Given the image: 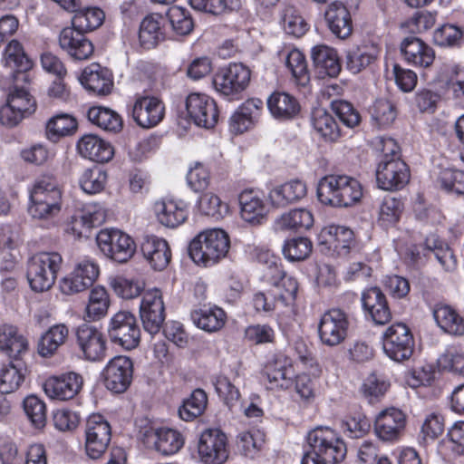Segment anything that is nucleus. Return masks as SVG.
Masks as SVG:
<instances>
[{
    "instance_id": "obj_8",
    "label": "nucleus",
    "mask_w": 464,
    "mask_h": 464,
    "mask_svg": "<svg viewBox=\"0 0 464 464\" xmlns=\"http://www.w3.org/2000/svg\"><path fill=\"white\" fill-rule=\"evenodd\" d=\"M414 339L409 327L401 323L388 327L382 334V350L391 360L403 362L413 353Z\"/></svg>"
},
{
    "instance_id": "obj_45",
    "label": "nucleus",
    "mask_w": 464,
    "mask_h": 464,
    "mask_svg": "<svg viewBox=\"0 0 464 464\" xmlns=\"http://www.w3.org/2000/svg\"><path fill=\"white\" fill-rule=\"evenodd\" d=\"M197 208L199 214L220 220L229 213L228 204L213 191L201 193L197 200Z\"/></svg>"
},
{
    "instance_id": "obj_13",
    "label": "nucleus",
    "mask_w": 464,
    "mask_h": 464,
    "mask_svg": "<svg viewBox=\"0 0 464 464\" xmlns=\"http://www.w3.org/2000/svg\"><path fill=\"white\" fill-rule=\"evenodd\" d=\"M349 320L341 309L325 312L318 324V335L321 343L328 347L341 344L348 335Z\"/></svg>"
},
{
    "instance_id": "obj_42",
    "label": "nucleus",
    "mask_w": 464,
    "mask_h": 464,
    "mask_svg": "<svg viewBox=\"0 0 464 464\" xmlns=\"http://www.w3.org/2000/svg\"><path fill=\"white\" fill-rule=\"evenodd\" d=\"M314 224V216L306 208L292 209L281 215L275 221L277 231L309 229Z\"/></svg>"
},
{
    "instance_id": "obj_19",
    "label": "nucleus",
    "mask_w": 464,
    "mask_h": 464,
    "mask_svg": "<svg viewBox=\"0 0 464 464\" xmlns=\"http://www.w3.org/2000/svg\"><path fill=\"white\" fill-rule=\"evenodd\" d=\"M83 379L74 372L47 378L44 384L45 394L53 400L66 401L72 399L82 390Z\"/></svg>"
},
{
    "instance_id": "obj_46",
    "label": "nucleus",
    "mask_w": 464,
    "mask_h": 464,
    "mask_svg": "<svg viewBox=\"0 0 464 464\" xmlns=\"http://www.w3.org/2000/svg\"><path fill=\"white\" fill-rule=\"evenodd\" d=\"M314 130L326 141H335L341 132L334 116L324 109H315L312 115Z\"/></svg>"
},
{
    "instance_id": "obj_1",
    "label": "nucleus",
    "mask_w": 464,
    "mask_h": 464,
    "mask_svg": "<svg viewBox=\"0 0 464 464\" xmlns=\"http://www.w3.org/2000/svg\"><path fill=\"white\" fill-rule=\"evenodd\" d=\"M29 193L28 213L33 218L47 220L53 218L61 212L63 192L53 177L43 176L35 179Z\"/></svg>"
},
{
    "instance_id": "obj_15",
    "label": "nucleus",
    "mask_w": 464,
    "mask_h": 464,
    "mask_svg": "<svg viewBox=\"0 0 464 464\" xmlns=\"http://www.w3.org/2000/svg\"><path fill=\"white\" fill-rule=\"evenodd\" d=\"M378 187L383 190L400 189L410 180V171L401 158L381 160L376 169Z\"/></svg>"
},
{
    "instance_id": "obj_55",
    "label": "nucleus",
    "mask_w": 464,
    "mask_h": 464,
    "mask_svg": "<svg viewBox=\"0 0 464 464\" xmlns=\"http://www.w3.org/2000/svg\"><path fill=\"white\" fill-rule=\"evenodd\" d=\"M208 403V397L203 390H195L189 398L184 401L179 410L180 418L186 421H191L200 416Z\"/></svg>"
},
{
    "instance_id": "obj_32",
    "label": "nucleus",
    "mask_w": 464,
    "mask_h": 464,
    "mask_svg": "<svg viewBox=\"0 0 464 464\" xmlns=\"http://www.w3.org/2000/svg\"><path fill=\"white\" fill-rule=\"evenodd\" d=\"M82 85L98 95L110 93L113 82L109 71L97 63L87 66L80 77Z\"/></svg>"
},
{
    "instance_id": "obj_58",
    "label": "nucleus",
    "mask_w": 464,
    "mask_h": 464,
    "mask_svg": "<svg viewBox=\"0 0 464 464\" xmlns=\"http://www.w3.org/2000/svg\"><path fill=\"white\" fill-rule=\"evenodd\" d=\"M5 81L13 82L10 79ZM18 82H14V89L10 91L6 102L25 117L34 111L35 102L24 88L18 87Z\"/></svg>"
},
{
    "instance_id": "obj_25",
    "label": "nucleus",
    "mask_w": 464,
    "mask_h": 464,
    "mask_svg": "<svg viewBox=\"0 0 464 464\" xmlns=\"http://www.w3.org/2000/svg\"><path fill=\"white\" fill-rule=\"evenodd\" d=\"M83 32L72 25L63 28L59 34L60 47L75 60H87L94 51L93 44Z\"/></svg>"
},
{
    "instance_id": "obj_59",
    "label": "nucleus",
    "mask_w": 464,
    "mask_h": 464,
    "mask_svg": "<svg viewBox=\"0 0 464 464\" xmlns=\"http://www.w3.org/2000/svg\"><path fill=\"white\" fill-rule=\"evenodd\" d=\"M425 246L427 250L434 254V256L445 270L450 271L455 268L456 259L453 252L435 236L428 237L425 241Z\"/></svg>"
},
{
    "instance_id": "obj_54",
    "label": "nucleus",
    "mask_w": 464,
    "mask_h": 464,
    "mask_svg": "<svg viewBox=\"0 0 464 464\" xmlns=\"http://www.w3.org/2000/svg\"><path fill=\"white\" fill-rule=\"evenodd\" d=\"M105 14L101 8L86 7L77 9L72 17V25L79 30L89 32L101 26L104 21Z\"/></svg>"
},
{
    "instance_id": "obj_34",
    "label": "nucleus",
    "mask_w": 464,
    "mask_h": 464,
    "mask_svg": "<svg viewBox=\"0 0 464 464\" xmlns=\"http://www.w3.org/2000/svg\"><path fill=\"white\" fill-rule=\"evenodd\" d=\"M380 49L373 43H363L352 47L346 53V68L352 73H359L371 65L379 56Z\"/></svg>"
},
{
    "instance_id": "obj_53",
    "label": "nucleus",
    "mask_w": 464,
    "mask_h": 464,
    "mask_svg": "<svg viewBox=\"0 0 464 464\" xmlns=\"http://www.w3.org/2000/svg\"><path fill=\"white\" fill-rule=\"evenodd\" d=\"M24 369L20 363L10 362L0 370V392L11 393L16 391L24 381Z\"/></svg>"
},
{
    "instance_id": "obj_43",
    "label": "nucleus",
    "mask_w": 464,
    "mask_h": 464,
    "mask_svg": "<svg viewBox=\"0 0 464 464\" xmlns=\"http://www.w3.org/2000/svg\"><path fill=\"white\" fill-rule=\"evenodd\" d=\"M193 323L200 329L214 333L219 331L226 323L225 312L218 306L202 307L191 314Z\"/></svg>"
},
{
    "instance_id": "obj_22",
    "label": "nucleus",
    "mask_w": 464,
    "mask_h": 464,
    "mask_svg": "<svg viewBox=\"0 0 464 464\" xmlns=\"http://www.w3.org/2000/svg\"><path fill=\"white\" fill-rule=\"evenodd\" d=\"M406 425V415L400 409L391 407L382 411L375 418L374 431L383 441L399 440Z\"/></svg>"
},
{
    "instance_id": "obj_48",
    "label": "nucleus",
    "mask_w": 464,
    "mask_h": 464,
    "mask_svg": "<svg viewBox=\"0 0 464 464\" xmlns=\"http://www.w3.org/2000/svg\"><path fill=\"white\" fill-rule=\"evenodd\" d=\"M88 120L101 129L117 132L122 128V120L114 111L102 106H93L88 110Z\"/></svg>"
},
{
    "instance_id": "obj_50",
    "label": "nucleus",
    "mask_w": 464,
    "mask_h": 464,
    "mask_svg": "<svg viewBox=\"0 0 464 464\" xmlns=\"http://www.w3.org/2000/svg\"><path fill=\"white\" fill-rule=\"evenodd\" d=\"M77 129L76 119L67 113L54 115L46 122L45 133L49 140L56 141L72 134Z\"/></svg>"
},
{
    "instance_id": "obj_47",
    "label": "nucleus",
    "mask_w": 464,
    "mask_h": 464,
    "mask_svg": "<svg viewBox=\"0 0 464 464\" xmlns=\"http://www.w3.org/2000/svg\"><path fill=\"white\" fill-rule=\"evenodd\" d=\"M325 241L339 254H347L354 243L353 230L346 227L332 225L323 230Z\"/></svg>"
},
{
    "instance_id": "obj_16",
    "label": "nucleus",
    "mask_w": 464,
    "mask_h": 464,
    "mask_svg": "<svg viewBox=\"0 0 464 464\" xmlns=\"http://www.w3.org/2000/svg\"><path fill=\"white\" fill-rule=\"evenodd\" d=\"M132 362L123 355L111 359L102 371L106 388L113 392L121 393L127 390L132 379Z\"/></svg>"
},
{
    "instance_id": "obj_10",
    "label": "nucleus",
    "mask_w": 464,
    "mask_h": 464,
    "mask_svg": "<svg viewBox=\"0 0 464 464\" xmlns=\"http://www.w3.org/2000/svg\"><path fill=\"white\" fill-rule=\"evenodd\" d=\"M84 433L86 455L92 459H100L106 451L111 439L110 423L103 416L92 414L86 420Z\"/></svg>"
},
{
    "instance_id": "obj_29",
    "label": "nucleus",
    "mask_w": 464,
    "mask_h": 464,
    "mask_svg": "<svg viewBox=\"0 0 464 464\" xmlns=\"http://www.w3.org/2000/svg\"><path fill=\"white\" fill-rule=\"evenodd\" d=\"M29 349L27 338L17 327L4 324L0 325V351L10 358L19 359Z\"/></svg>"
},
{
    "instance_id": "obj_38",
    "label": "nucleus",
    "mask_w": 464,
    "mask_h": 464,
    "mask_svg": "<svg viewBox=\"0 0 464 464\" xmlns=\"http://www.w3.org/2000/svg\"><path fill=\"white\" fill-rule=\"evenodd\" d=\"M311 56L315 68L322 75L336 77L341 71L337 52L327 45L319 44L312 49Z\"/></svg>"
},
{
    "instance_id": "obj_7",
    "label": "nucleus",
    "mask_w": 464,
    "mask_h": 464,
    "mask_svg": "<svg viewBox=\"0 0 464 464\" xmlns=\"http://www.w3.org/2000/svg\"><path fill=\"white\" fill-rule=\"evenodd\" d=\"M311 450L320 454L331 463L342 461L346 455V446L336 432L328 427H320L308 433Z\"/></svg>"
},
{
    "instance_id": "obj_6",
    "label": "nucleus",
    "mask_w": 464,
    "mask_h": 464,
    "mask_svg": "<svg viewBox=\"0 0 464 464\" xmlns=\"http://www.w3.org/2000/svg\"><path fill=\"white\" fill-rule=\"evenodd\" d=\"M100 266L90 257L77 261L72 270L59 281V290L65 295L84 292L98 279Z\"/></svg>"
},
{
    "instance_id": "obj_61",
    "label": "nucleus",
    "mask_w": 464,
    "mask_h": 464,
    "mask_svg": "<svg viewBox=\"0 0 464 464\" xmlns=\"http://www.w3.org/2000/svg\"><path fill=\"white\" fill-rule=\"evenodd\" d=\"M281 23L284 31L287 34L295 37L304 35L307 31V24L293 6H287L284 9Z\"/></svg>"
},
{
    "instance_id": "obj_21",
    "label": "nucleus",
    "mask_w": 464,
    "mask_h": 464,
    "mask_svg": "<svg viewBox=\"0 0 464 464\" xmlns=\"http://www.w3.org/2000/svg\"><path fill=\"white\" fill-rule=\"evenodd\" d=\"M240 217L253 226L263 224L269 212L264 195L255 189H244L238 196Z\"/></svg>"
},
{
    "instance_id": "obj_64",
    "label": "nucleus",
    "mask_w": 464,
    "mask_h": 464,
    "mask_svg": "<svg viewBox=\"0 0 464 464\" xmlns=\"http://www.w3.org/2000/svg\"><path fill=\"white\" fill-rule=\"evenodd\" d=\"M438 183L448 192L464 194V172L461 170L443 169L440 173Z\"/></svg>"
},
{
    "instance_id": "obj_49",
    "label": "nucleus",
    "mask_w": 464,
    "mask_h": 464,
    "mask_svg": "<svg viewBox=\"0 0 464 464\" xmlns=\"http://www.w3.org/2000/svg\"><path fill=\"white\" fill-rule=\"evenodd\" d=\"M184 437L176 430L160 428L155 431V449L163 455L177 453L184 445Z\"/></svg>"
},
{
    "instance_id": "obj_56",
    "label": "nucleus",
    "mask_w": 464,
    "mask_h": 464,
    "mask_svg": "<svg viewBox=\"0 0 464 464\" xmlns=\"http://www.w3.org/2000/svg\"><path fill=\"white\" fill-rule=\"evenodd\" d=\"M285 63L296 83L304 86L309 82V72L304 55L297 49L290 50Z\"/></svg>"
},
{
    "instance_id": "obj_5",
    "label": "nucleus",
    "mask_w": 464,
    "mask_h": 464,
    "mask_svg": "<svg viewBox=\"0 0 464 464\" xmlns=\"http://www.w3.org/2000/svg\"><path fill=\"white\" fill-rule=\"evenodd\" d=\"M96 242L104 256L119 263L129 261L136 252L133 238L117 228L102 229L96 236Z\"/></svg>"
},
{
    "instance_id": "obj_33",
    "label": "nucleus",
    "mask_w": 464,
    "mask_h": 464,
    "mask_svg": "<svg viewBox=\"0 0 464 464\" xmlns=\"http://www.w3.org/2000/svg\"><path fill=\"white\" fill-rule=\"evenodd\" d=\"M307 193L305 182L301 179H292L273 188L268 194L271 204L281 208L299 201Z\"/></svg>"
},
{
    "instance_id": "obj_27",
    "label": "nucleus",
    "mask_w": 464,
    "mask_h": 464,
    "mask_svg": "<svg viewBox=\"0 0 464 464\" xmlns=\"http://www.w3.org/2000/svg\"><path fill=\"white\" fill-rule=\"evenodd\" d=\"M400 49L404 61L417 68H429L435 60V52L432 47L415 36L403 39Z\"/></svg>"
},
{
    "instance_id": "obj_51",
    "label": "nucleus",
    "mask_w": 464,
    "mask_h": 464,
    "mask_svg": "<svg viewBox=\"0 0 464 464\" xmlns=\"http://www.w3.org/2000/svg\"><path fill=\"white\" fill-rule=\"evenodd\" d=\"M107 180V172L94 166L82 170L79 177V185L84 193L94 195L104 189Z\"/></svg>"
},
{
    "instance_id": "obj_57",
    "label": "nucleus",
    "mask_w": 464,
    "mask_h": 464,
    "mask_svg": "<svg viewBox=\"0 0 464 464\" xmlns=\"http://www.w3.org/2000/svg\"><path fill=\"white\" fill-rule=\"evenodd\" d=\"M167 16L173 31L179 35L190 34L194 28V22L189 11L179 5L169 8Z\"/></svg>"
},
{
    "instance_id": "obj_31",
    "label": "nucleus",
    "mask_w": 464,
    "mask_h": 464,
    "mask_svg": "<svg viewBox=\"0 0 464 464\" xmlns=\"http://www.w3.org/2000/svg\"><path fill=\"white\" fill-rule=\"evenodd\" d=\"M77 150L82 157L100 163L108 162L113 157L111 145L93 134L82 136L77 143Z\"/></svg>"
},
{
    "instance_id": "obj_17",
    "label": "nucleus",
    "mask_w": 464,
    "mask_h": 464,
    "mask_svg": "<svg viewBox=\"0 0 464 464\" xmlns=\"http://www.w3.org/2000/svg\"><path fill=\"white\" fill-rule=\"evenodd\" d=\"M134 121L141 128L150 129L157 126L165 116V106L155 96L138 95L131 109Z\"/></svg>"
},
{
    "instance_id": "obj_35",
    "label": "nucleus",
    "mask_w": 464,
    "mask_h": 464,
    "mask_svg": "<svg viewBox=\"0 0 464 464\" xmlns=\"http://www.w3.org/2000/svg\"><path fill=\"white\" fill-rule=\"evenodd\" d=\"M262 105L259 99L245 102L230 118L231 131L237 134L247 130L259 117Z\"/></svg>"
},
{
    "instance_id": "obj_14",
    "label": "nucleus",
    "mask_w": 464,
    "mask_h": 464,
    "mask_svg": "<svg viewBox=\"0 0 464 464\" xmlns=\"http://www.w3.org/2000/svg\"><path fill=\"white\" fill-rule=\"evenodd\" d=\"M140 314L146 332L153 335L160 331L165 320V305L159 288L144 292L140 304Z\"/></svg>"
},
{
    "instance_id": "obj_18",
    "label": "nucleus",
    "mask_w": 464,
    "mask_h": 464,
    "mask_svg": "<svg viewBox=\"0 0 464 464\" xmlns=\"http://www.w3.org/2000/svg\"><path fill=\"white\" fill-rule=\"evenodd\" d=\"M186 109L196 125L213 128L218 122V112L215 101L203 93H190L186 100Z\"/></svg>"
},
{
    "instance_id": "obj_30",
    "label": "nucleus",
    "mask_w": 464,
    "mask_h": 464,
    "mask_svg": "<svg viewBox=\"0 0 464 464\" xmlns=\"http://www.w3.org/2000/svg\"><path fill=\"white\" fill-rule=\"evenodd\" d=\"M141 252L151 267L159 271L166 268L171 258L167 241L154 236H148L143 239Z\"/></svg>"
},
{
    "instance_id": "obj_44",
    "label": "nucleus",
    "mask_w": 464,
    "mask_h": 464,
    "mask_svg": "<svg viewBox=\"0 0 464 464\" xmlns=\"http://www.w3.org/2000/svg\"><path fill=\"white\" fill-rule=\"evenodd\" d=\"M110 304L111 300L107 290L103 286L97 285L89 293L84 317L88 321H98L107 314Z\"/></svg>"
},
{
    "instance_id": "obj_40",
    "label": "nucleus",
    "mask_w": 464,
    "mask_h": 464,
    "mask_svg": "<svg viewBox=\"0 0 464 464\" xmlns=\"http://www.w3.org/2000/svg\"><path fill=\"white\" fill-rule=\"evenodd\" d=\"M69 336V328L64 324L51 326L40 338L38 353L42 357H51L63 345Z\"/></svg>"
},
{
    "instance_id": "obj_63",
    "label": "nucleus",
    "mask_w": 464,
    "mask_h": 464,
    "mask_svg": "<svg viewBox=\"0 0 464 464\" xmlns=\"http://www.w3.org/2000/svg\"><path fill=\"white\" fill-rule=\"evenodd\" d=\"M462 37L461 28L452 24L441 25L433 34L434 43L442 47L458 46L460 44Z\"/></svg>"
},
{
    "instance_id": "obj_26",
    "label": "nucleus",
    "mask_w": 464,
    "mask_h": 464,
    "mask_svg": "<svg viewBox=\"0 0 464 464\" xmlns=\"http://www.w3.org/2000/svg\"><path fill=\"white\" fill-rule=\"evenodd\" d=\"M292 375V362L284 354L274 355L264 367V376L270 390L287 389L291 385Z\"/></svg>"
},
{
    "instance_id": "obj_39",
    "label": "nucleus",
    "mask_w": 464,
    "mask_h": 464,
    "mask_svg": "<svg viewBox=\"0 0 464 464\" xmlns=\"http://www.w3.org/2000/svg\"><path fill=\"white\" fill-rule=\"evenodd\" d=\"M267 108L271 115L281 121L295 117L300 106L296 99L286 92H274L267 99Z\"/></svg>"
},
{
    "instance_id": "obj_62",
    "label": "nucleus",
    "mask_w": 464,
    "mask_h": 464,
    "mask_svg": "<svg viewBox=\"0 0 464 464\" xmlns=\"http://www.w3.org/2000/svg\"><path fill=\"white\" fill-rule=\"evenodd\" d=\"M23 404L24 412L32 424L37 429L44 428L46 423L45 403L38 397L30 395L24 400Z\"/></svg>"
},
{
    "instance_id": "obj_23",
    "label": "nucleus",
    "mask_w": 464,
    "mask_h": 464,
    "mask_svg": "<svg viewBox=\"0 0 464 464\" xmlns=\"http://www.w3.org/2000/svg\"><path fill=\"white\" fill-rule=\"evenodd\" d=\"M5 79L15 82L27 80L26 72L32 67V63L25 55L21 44L16 40H12L5 49Z\"/></svg>"
},
{
    "instance_id": "obj_52",
    "label": "nucleus",
    "mask_w": 464,
    "mask_h": 464,
    "mask_svg": "<svg viewBox=\"0 0 464 464\" xmlns=\"http://www.w3.org/2000/svg\"><path fill=\"white\" fill-rule=\"evenodd\" d=\"M109 285L116 295L123 299L138 297L145 287L142 280L123 276H112L109 280Z\"/></svg>"
},
{
    "instance_id": "obj_24",
    "label": "nucleus",
    "mask_w": 464,
    "mask_h": 464,
    "mask_svg": "<svg viewBox=\"0 0 464 464\" xmlns=\"http://www.w3.org/2000/svg\"><path fill=\"white\" fill-rule=\"evenodd\" d=\"M272 264L274 266H269L270 272L276 276L279 281L273 284L270 295L276 301L282 313H284L285 310H291L295 305L298 283L294 277L285 276L276 262L272 261Z\"/></svg>"
},
{
    "instance_id": "obj_36",
    "label": "nucleus",
    "mask_w": 464,
    "mask_h": 464,
    "mask_svg": "<svg viewBox=\"0 0 464 464\" xmlns=\"http://www.w3.org/2000/svg\"><path fill=\"white\" fill-rule=\"evenodd\" d=\"M163 23V17L158 14H151L143 18L139 31L141 46L150 49L165 39Z\"/></svg>"
},
{
    "instance_id": "obj_3",
    "label": "nucleus",
    "mask_w": 464,
    "mask_h": 464,
    "mask_svg": "<svg viewBox=\"0 0 464 464\" xmlns=\"http://www.w3.org/2000/svg\"><path fill=\"white\" fill-rule=\"evenodd\" d=\"M227 234L222 229H208L199 233L189 244L192 260L204 266H210L224 258L229 249Z\"/></svg>"
},
{
    "instance_id": "obj_60",
    "label": "nucleus",
    "mask_w": 464,
    "mask_h": 464,
    "mask_svg": "<svg viewBox=\"0 0 464 464\" xmlns=\"http://www.w3.org/2000/svg\"><path fill=\"white\" fill-rule=\"evenodd\" d=\"M313 244L307 237H295L285 241L283 254L290 261H301L310 256Z\"/></svg>"
},
{
    "instance_id": "obj_9",
    "label": "nucleus",
    "mask_w": 464,
    "mask_h": 464,
    "mask_svg": "<svg viewBox=\"0 0 464 464\" xmlns=\"http://www.w3.org/2000/svg\"><path fill=\"white\" fill-rule=\"evenodd\" d=\"M107 330L111 340L125 349H133L140 343V330L135 315L130 311L115 313L109 321Z\"/></svg>"
},
{
    "instance_id": "obj_11",
    "label": "nucleus",
    "mask_w": 464,
    "mask_h": 464,
    "mask_svg": "<svg viewBox=\"0 0 464 464\" xmlns=\"http://www.w3.org/2000/svg\"><path fill=\"white\" fill-rule=\"evenodd\" d=\"M251 71L241 63H230L218 70L213 79L217 92L231 96L245 91L250 82Z\"/></svg>"
},
{
    "instance_id": "obj_28",
    "label": "nucleus",
    "mask_w": 464,
    "mask_h": 464,
    "mask_svg": "<svg viewBox=\"0 0 464 464\" xmlns=\"http://www.w3.org/2000/svg\"><path fill=\"white\" fill-rule=\"evenodd\" d=\"M329 30L340 39L348 38L353 32V22L349 10L338 1L331 3L324 13Z\"/></svg>"
},
{
    "instance_id": "obj_20",
    "label": "nucleus",
    "mask_w": 464,
    "mask_h": 464,
    "mask_svg": "<svg viewBox=\"0 0 464 464\" xmlns=\"http://www.w3.org/2000/svg\"><path fill=\"white\" fill-rule=\"evenodd\" d=\"M76 339L86 360L99 362L104 359L107 341L104 334L96 327L85 324L79 326Z\"/></svg>"
},
{
    "instance_id": "obj_37",
    "label": "nucleus",
    "mask_w": 464,
    "mask_h": 464,
    "mask_svg": "<svg viewBox=\"0 0 464 464\" xmlns=\"http://www.w3.org/2000/svg\"><path fill=\"white\" fill-rule=\"evenodd\" d=\"M158 220L169 227H176L182 224L187 217V204L179 200H162L155 204Z\"/></svg>"
},
{
    "instance_id": "obj_4",
    "label": "nucleus",
    "mask_w": 464,
    "mask_h": 464,
    "mask_svg": "<svg viewBox=\"0 0 464 464\" xmlns=\"http://www.w3.org/2000/svg\"><path fill=\"white\" fill-rule=\"evenodd\" d=\"M63 257L57 252H39L27 261L26 278L36 293L50 290L62 268Z\"/></svg>"
},
{
    "instance_id": "obj_12",
    "label": "nucleus",
    "mask_w": 464,
    "mask_h": 464,
    "mask_svg": "<svg viewBox=\"0 0 464 464\" xmlns=\"http://www.w3.org/2000/svg\"><path fill=\"white\" fill-rule=\"evenodd\" d=\"M197 452L205 464H223L228 458L226 434L219 429L205 430L198 438Z\"/></svg>"
},
{
    "instance_id": "obj_41",
    "label": "nucleus",
    "mask_w": 464,
    "mask_h": 464,
    "mask_svg": "<svg viewBox=\"0 0 464 464\" xmlns=\"http://www.w3.org/2000/svg\"><path fill=\"white\" fill-rule=\"evenodd\" d=\"M433 316L439 327L445 333L452 335L464 334V318L451 306L436 305Z\"/></svg>"
},
{
    "instance_id": "obj_2",
    "label": "nucleus",
    "mask_w": 464,
    "mask_h": 464,
    "mask_svg": "<svg viewBox=\"0 0 464 464\" xmlns=\"http://www.w3.org/2000/svg\"><path fill=\"white\" fill-rule=\"evenodd\" d=\"M317 197L324 205L348 208L361 200L362 188L359 181L352 177L328 175L319 181Z\"/></svg>"
}]
</instances>
